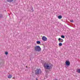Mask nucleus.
<instances>
[{"label":"nucleus","mask_w":80,"mask_h":80,"mask_svg":"<svg viewBox=\"0 0 80 80\" xmlns=\"http://www.w3.org/2000/svg\"><path fill=\"white\" fill-rule=\"evenodd\" d=\"M44 67L45 69L47 70H50L52 68V65L50 63H45Z\"/></svg>","instance_id":"f257e3e1"},{"label":"nucleus","mask_w":80,"mask_h":80,"mask_svg":"<svg viewBox=\"0 0 80 80\" xmlns=\"http://www.w3.org/2000/svg\"><path fill=\"white\" fill-rule=\"evenodd\" d=\"M41 69H37L35 71V74L38 75L39 74H41Z\"/></svg>","instance_id":"f03ea898"},{"label":"nucleus","mask_w":80,"mask_h":80,"mask_svg":"<svg viewBox=\"0 0 80 80\" xmlns=\"http://www.w3.org/2000/svg\"><path fill=\"white\" fill-rule=\"evenodd\" d=\"M35 50L36 52H40L41 51V48L39 46H36L35 47Z\"/></svg>","instance_id":"7ed1b4c3"},{"label":"nucleus","mask_w":80,"mask_h":80,"mask_svg":"<svg viewBox=\"0 0 80 80\" xmlns=\"http://www.w3.org/2000/svg\"><path fill=\"white\" fill-rule=\"evenodd\" d=\"M42 39L43 41H46L47 40V39L45 36H43L42 38Z\"/></svg>","instance_id":"20e7f679"},{"label":"nucleus","mask_w":80,"mask_h":80,"mask_svg":"<svg viewBox=\"0 0 80 80\" xmlns=\"http://www.w3.org/2000/svg\"><path fill=\"white\" fill-rule=\"evenodd\" d=\"M66 65H68V66L70 65V62L69 61H66Z\"/></svg>","instance_id":"39448f33"},{"label":"nucleus","mask_w":80,"mask_h":80,"mask_svg":"<svg viewBox=\"0 0 80 80\" xmlns=\"http://www.w3.org/2000/svg\"><path fill=\"white\" fill-rule=\"evenodd\" d=\"M58 41H59V42H63V40L60 38H59L58 39Z\"/></svg>","instance_id":"423d86ee"},{"label":"nucleus","mask_w":80,"mask_h":80,"mask_svg":"<svg viewBox=\"0 0 80 80\" xmlns=\"http://www.w3.org/2000/svg\"><path fill=\"white\" fill-rule=\"evenodd\" d=\"M12 77V76L10 74L9 76H8V78H11Z\"/></svg>","instance_id":"0eeeda50"},{"label":"nucleus","mask_w":80,"mask_h":80,"mask_svg":"<svg viewBox=\"0 0 80 80\" xmlns=\"http://www.w3.org/2000/svg\"><path fill=\"white\" fill-rule=\"evenodd\" d=\"M8 2H12L13 0H7Z\"/></svg>","instance_id":"6e6552de"},{"label":"nucleus","mask_w":80,"mask_h":80,"mask_svg":"<svg viewBox=\"0 0 80 80\" xmlns=\"http://www.w3.org/2000/svg\"><path fill=\"white\" fill-rule=\"evenodd\" d=\"M62 18V16H58V18H59V19H61V18Z\"/></svg>","instance_id":"1a4fd4ad"},{"label":"nucleus","mask_w":80,"mask_h":80,"mask_svg":"<svg viewBox=\"0 0 80 80\" xmlns=\"http://www.w3.org/2000/svg\"><path fill=\"white\" fill-rule=\"evenodd\" d=\"M77 72H78V73H80V69H77Z\"/></svg>","instance_id":"9d476101"},{"label":"nucleus","mask_w":80,"mask_h":80,"mask_svg":"<svg viewBox=\"0 0 80 80\" xmlns=\"http://www.w3.org/2000/svg\"><path fill=\"white\" fill-rule=\"evenodd\" d=\"M59 45L61 47V46H62V43H59Z\"/></svg>","instance_id":"9b49d317"},{"label":"nucleus","mask_w":80,"mask_h":80,"mask_svg":"<svg viewBox=\"0 0 80 80\" xmlns=\"http://www.w3.org/2000/svg\"><path fill=\"white\" fill-rule=\"evenodd\" d=\"M37 44H40V42L39 41H37Z\"/></svg>","instance_id":"f8f14e48"},{"label":"nucleus","mask_w":80,"mask_h":80,"mask_svg":"<svg viewBox=\"0 0 80 80\" xmlns=\"http://www.w3.org/2000/svg\"><path fill=\"white\" fill-rule=\"evenodd\" d=\"M61 38H65V36L64 35H62L61 36Z\"/></svg>","instance_id":"ddd939ff"},{"label":"nucleus","mask_w":80,"mask_h":80,"mask_svg":"<svg viewBox=\"0 0 80 80\" xmlns=\"http://www.w3.org/2000/svg\"><path fill=\"white\" fill-rule=\"evenodd\" d=\"M2 17H3V15L2 14H0V18H2Z\"/></svg>","instance_id":"4468645a"},{"label":"nucleus","mask_w":80,"mask_h":80,"mask_svg":"<svg viewBox=\"0 0 80 80\" xmlns=\"http://www.w3.org/2000/svg\"><path fill=\"white\" fill-rule=\"evenodd\" d=\"M8 52H5V54H6V55H8Z\"/></svg>","instance_id":"2eb2a0df"},{"label":"nucleus","mask_w":80,"mask_h":80,"mask_svg":"<svg viewBox=\"0 0 80 80\" xmlns=\"http://www.w3.org/2000/svg\"><path fill=\"white\" fill-rule=\"evenodd\" d=\"M70 22H72V23H73V20H72L70 21Z\"/></svg>","instance_id":"dca6fc26"},{"label":"nucleus","mask_w":80,"mask_h":80,"mask_svg":"<svg viewBox=\"0 0 80 80\" xmlns=\"http://www.w3.org/2000/svg\"><path fill=\"white\" fill-rule=\"evenodd\" d=\"M36 80H38V79H37V78H36Z\"/></svg>","instance_id":"f3484780"},{"label":"nucleus","mask_w":80,"mask_h":80,"mask_svg":"<svg viewBox=\"0 0 80 80\" xmlns=\"http://www.w3.org/2000/svg\"><path fill=\"white\" fill-rule=\"evenodd\" d=\"M32 10H33V8H32Z\"/></svg>","instance_id":"a211bd4d"}]
</instances>
